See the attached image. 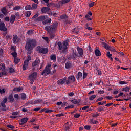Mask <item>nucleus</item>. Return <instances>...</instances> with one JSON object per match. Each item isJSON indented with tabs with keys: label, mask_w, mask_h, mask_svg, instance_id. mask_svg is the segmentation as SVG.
I'll return each mask as SVG.
<instances>
[{
	"label": "nucleus",
	"mask_w": 131,
	"mask_h": 131,
	"mask_svg": "<svg viewBox=\"0 0 131 131\" xmlns=\"http://www.w3.org/2000/svg\"><path fill=\"white\" fill-rule=\"evenodd\" d=\"M77 51L79 54L80 58H83V49L79 46L77 47Z\"/></svg>",
	"instance_id": "423d86ee"
},
{
	"label": "nucleus",
	"mask_w": 131,
	"mask_h": 131,
	"mask_svg": "<svg viewBox=\"0 0 131 131\" xmlns=\"http://www.w3.org/2000/svg\"><path fill=\"white\" fill-rule=\"evenodd\" d=\"M28 66V63H27V62L24 61L23 66V70L24 71H25V70H26Z\"/></svg>",
	"instance_id": "c756f323"
},
{
	"label": "nucleus",
	"mask_w": 131,
	"mask_h": 131,
	"mask_svg": "<svg viewBox=\"0 0 131 131\" xmlns=\"http://www.w3.org/2000/svg\"><path fill=\"white\" fill-rule=\"evenodd\" d=\"M28 120H29V119L28 118H23L20 120L21 123H20L19 124L20 125H23V124H24V123H26V122H27V121H28Z\"/></svg>",
	"instance_id": "2eb2a0df"
},
{
	"label": "nucleus",
	"mask_w": 131,
	"mask_h": 131,
	"mask_svg": "<svg viewBox=\"0 0 131 131\" xmlns=\"http://www.w3.org/2000/svg\"><path fill=\"white\" fill-rule=\"evenodd\" d=\"M95 99H96V95H92L89 97V101H93Z\"/></svg>",
	"instance_id": "de8ad7c7"
},
{
	"label": "nucleus",
	"mask_w": 131,
	"mask_h": 131,
	"mask_svg": "<svg viewBox=\"0 0 131 131\" xmlns=\"http://www.w3.org/2000/svg\"><path fill=\"white\" fill-rule=\"evenodd\" d=\"M39 63H40V59H39L38 57H37L36 60L32 63V66L33 67H35V66L39 65Z\"/></svg>",
	"instance_id": "6e6552de"
},
{
	"label": "nucleus",
	"mask_w": 131,
	"mask_h": 131,
	"mask_svg": "<svg viewBox=\"0 0 131 131\" xmlns=\"http://www.w3.org/2000/svg\"><path fill=\"white\" fill-rule=\"evenodd\" d=\"M30 60H31V57L29 55H28L27 56V58L26 59V60H25L24 62H26V63H27L28 64V63H29V61H30Z\"/></svg>",
	"instance_id": "a19ab883"
},
{
	"label": "nucleus",
	"mask_w": 131,
	"mask_h": 131,
	"mask_svg": "<svg viewBox=\"0 0 131 131\" xmlns=\"http://www.w3.org/2000/svg\"><path fill=\"white\" fill-rule=\"evenodd\" d=\"M50 10H51V8H50L49 7H43L41 9V12H42V14H46V13H47V12H49V11H50Z\"/></svg>",
	"instance_id": "dca6fc26"
},
{
	"label": "nucleus",
	"mask_w": 131,
	"mask_h": 131,
	"mask_svg": "<svg viewBox=\"0 0 131 131\" xmlns=\"http://www.w3.org/2000/svg\"><path fill=\"white\" fill-rule=\"evenodd\" d=\"M108 51H110L111 52H116V50L114 49V47H111L110 48V49H108Z\"/></svg>",
	"instance_id": "680f3d73"
},
{
	"label": "nucleus",
	"mask_w": 131,
	"mask_h": 131,
	"mask_svg": "<svg viewBox=\"0 0 131 131\" xmlns=\"http://www.w3.org/2000/svg\"><path fill=\"white\" fill-rule=\"evenodd\" d=\"M9 73H14V72H15V70H14L13 68H10L9 69Z\"/></svg>",
	"instance_id": "5fc2aeb1"
},
{
	"label": "nucleus",
	"mask_w": 131,
	"mask_h": 131,
	"mask_svg": "<svg viewBox=\"0 0 131 131\" xmlns=\"http://www.w3.org/2000/svg\"><path fill=\"white\" fill-rule=\"evenodd\" d=\"M10 49L12 52H16V48L13 46H11Z\"/></svg>",
	"instance_id": "774afa93"
},
{
	"label": "nucleus",
	"mask_w": 131,
	"mask_h": 131,
	"mask_svg": "<svg viewBox=\"0 0 131 131\" xmlns=\"http://www.w3.org/2000/svg\"><path fill=\"white\" fill-rule=\"evenodd\" d=\"M102 45L104 47V48L105 49V50H107V51H109V49L111 48V46H109V45L107 44L105 42H102Z\"/></svg>",
	"instance_id": "4be33fe9"
},
{
	"label": "nucleus",
	"mask_w": 131,
	"mask_h": 131,
	"mask_svg": "<svg viewBox=\"0 0 131 131\" xmlns=\"http://www.w3.org/2000/svg\"><path fill=\"white\" fill-rule=\"evenodd\" d=\"M38 16H39V14L37 12L32 17V19H36Z\"/></svg>",
	"instance_id": "052dcab7"
},
{
	"label": "nucleus",
	"mask_w": 131,
	"mask_h": 131,
	"mask_svg": "<svg viewBox=\"0 0 131 131\" xmlns=\"http://www.w3.org/2000/svg\"><path fill=\"white\" fill-rule=\"evenodd\" d=\"M37 46V41L35 39H29L26 41L25 49L27 51H31Z\"/></svg>",
	"instance_id": "f257e3e1"
},
{
	"label": "nucleus",
	"mask_w": 131,
	"mask_h": 131,
	"mask_svg": "<svg viewBox=\"0 0 131 131\" xmlns=\"http://www.w3.org/2000/svg\"><path fill=\"white\" fill-rule=\"evenodd\" d=\"M89 122L90 123H93V124H98V121L94 120V119H90Z\"/></svg>",
	"instance_id": "c85d7f7f"
},
{
	"label": "nucleus",
	"mask_w": 131,
	"mask_h": 131,
	"mask_svg": "<svg viewBox=\"0 0 131 131\" xmlns=\"http://www.w3.org/2000/svg\"><path fill=\"white\" fill-rule=\"evenodd\" d=\"M6 39L7 40H10V39H12V35H7L6 36Z\"/></svg>",
	"instance_id": "603ef678"
},
{
	"label": "nucleus",
	"mask_w": 131,
	"mask_h": 131,
	"mask_svg": "<svg viewBox=\"0 0 131 131\" xmlns=\"http://www.w3.org/2000/svg\"><path fill=\"white\" fill-rule=\"evenodd\" d=\"M95 53L97 57H100L101 56V51H100L98 49H96L95 50Z\"/></svg>",
	"instance_id": "a878e982"
},
{
	"label": "nucleus",
	"mask_w": 131,
	"mask_h": 131,
	"mask_svg": "<svg viewBox=\"0 0 131 131\" xmlns=\"http://www.w3.org/2000/svg\"><path fill=\"white\" fill-rule=\"evenodd\" d=\"M51 64H48L46 67L45 69L41 73V75H48L51 74V70L52 68L51 67Z\"/></svg>",
	"instance_id": "7ed1b4c3"
},
{
	"label": "nucleus",
	"mask_w": 131,
	"mask_h": 131,
	"mask_svg": "<svg viewBox=\"0 0 131 131\" xmlns=\"http://www.w3.org/2000/svg\"><path fill=\"white\" fill-rule=\"evenodd\" d=\"M45 30L48 32H55L57 29V25L56 24H53L52 25H49L45 27Z\"/></svg>",
	"instance_id": "f03ea898"
},
{
	"label": "nucleus",
	"mask_w": 131,
	"mask_h": 131,
	"mask_svg": "<svg viewBox=\"0 0 131 131\" xmlns=\"http://www.w3.org/2000/svg\"><path fill=\"white\" fill-rule=\"evenodd\" d=\"M130 90V88L129 87L124 88L122 90L123 92H126V93H127V92H129Z\"/></svg>",
	"instance_id": "4c0bfd02"
},
{
	"label": "nucleus",
	"mask_w": 131,
	"mask_h": 131,
	"mask_svg": "<svg viewBox=\"0 0 131 131\" xmlns=\"http://www.w3.org/2000/svg\"><path fill=\"white\" fill-rule=\"evenodd\" d=\"M20 61H21V59L15 57L14 58V63H15V64H19V62H20Z\"/></svg>",
	"instance_id": "79ce46f5"
},
{
	"label": "nucleus",
	"mask_w": 131,
	"mask_h": 131,
	"mask_svg": "<svg viewBox=\"0 0 131 131\" xmlns=\"http://www.w3.org/2000/svg\"><path fill=\"white\" fill-rule=\"evenodd\" d=\"M80 99H78L77 100H76V99H73L71 100V103H72L73 104H79L80 103Z\"/></svg>",
	"instance_id": "393cba45"
},
{
	"label": "nucleus",
	"mask_w": 131,
	"mask_h": 131,
	"mask_svg": "<svg viewBox=\"0 0 131 131\" xmlns=\"http://www.w3.org/2000/svg\"><path fill=\"white\" fill-rule=\"evenodd\" d=\"M23 89L21 87H16L13 89V92H16V93H19V92H21Z\"/></svg>",
	"instance_id": "6ab92c4d"
},
{
	"label": "nucleus",
	"mask_w": 131,
	"mask_h": 131,
	"mask_svg": "<svg viewBox=\"0 0 131 131\" xmlns=\"http://www.w3.org/2000/svg\"><path fill=\"white\" fill-rule=\"evenodd\" d=\"M60 18L61 20H66V19L68 18V16H67L66 14H63L60 16Z\"/></svg>",
	"instance_id": "bb28decb"
},
{
	"label": "nucleus",
	"mask_w": 131,
	"mask_h": 131,
	"mask_svg": "<svg viewBox=\"0 0 131 131\" xmlns=\"http://www.w3.org/2000/svg\"><path fill=\"white\" fill-rule=\"evenodd\" d=\"M32 9L34 10H36L37 9V4L35 3H33L32 5Z\"/></svg>",
	"instance_id": "a18cd8bd"
},
{
	"label": "nucleus",
	"mask_w": 131,
	"mask_h": 131,
	"mask_svg": "<svg viewBox=\"0 0 131 131\" xmlns=\"http://www.w3.org/2000/svg\"><path fill=\"white\" fill-rule=\"evenodd\" d=\"M67 105H68V103L67 102H62V104H61V107H62L63 108H64L66 106H67Z\"/></svg>",
	"instance_id": "338daca9"
},
{
	"label": "nucleus",
	"mask_w": 131,
	"mask_h": 131,
	"mask_svg": "<svg viewBox=\"0 0 131 131\" xmlns=\"http://www.w3.org/2000/svg\"><path fill=\"white\" fill-rule=\"evenodd\" d=\"M14 98L15 99L16 101L19 100V95L18 94H14Z\"/></svg>",
	"instance_id": "4d7b16f0"
},
{
	"label": "nucleus",
	"mask_w": 131,
	"mask_h": 131,
	"mask_svg": "<svg viewBox=\"0 0 131 131\" xmlns=\"http://www.w3.org/2000/svg\"><path fill=\"white\" fill-rule=\"evenodd\" d=\"M0 69L2 71H5V70H6V66H5V64L3 63L0 64Z\"/></svg>",
	"instance_id": "473e14b6"
},
{
	"label": "nucleus",
	"mask_w": 131,
	"mask_h": 131,
	"mask_svg": "<svg viewBox=\"0 0 131 131\" xmlns=\"http://www.w3.org/2000/svg\"><path fill=\"white\" fill-rule=\"evenodd\" d=\"M25 10H26V11L28 10H32V7L30 5H27L25 7Z\"/></svg>",
	"instance_id": "58836bf2"
},
{
	"label": "nucleus",
	"mask_w": 131,
	"mask_h": 131,
	"mask_svg": "<svg viewBox=\"0 0 131 131\" xmlns=\"http://www.w3.org/2000/svg\"><path fill=\"white\" fill-rule=\"evenodd\" d=\"M71 0H62L60 1L61 4L63 5L64 4H67L70 2Z\"/></svg>",
	"instance_id": "09e8293b"
},
{
	"label": "nucleus",
	"mask_w": 131,
	"mask_h": 131,
	"mask_svg": "<svg viewBox=\"0 0 131 131\" xmlns=\"http://www.w3.org/2000/svg\"><path fill=\"white\" fill-rule=\"evenodd\" d=\"M72 32H74L76 34L79 33V28L76 27L72 30Z\"/></svg>",
	"instance_id": "b1692460"
},
{
	"label": "nucleus",
	"mask_w": 131,
	"mask_h": 131,
	"mask_svg": "<svg viewBox=\"0 0 131 131\" xmlns=\"http://www.w3.org/2000/svg\"><path fill=\"white\" fill-rule=\"evenodd\" d=\"M1 12L3 13V14H4V15H5V16H6V15H7V9H6L5 7L3 8L1 10Z\"/></svg>",
	"instance_id": "c9c22d12"
},
{
	"label": "nucleus",
	"mask_w": 131,
	"mask_h": 131,
	"mask_svg": "<svg viewBox=\"0 0 131 131\" xmlns=\"http://www.w3.org/2000/svg\"><path fill=\"white\" fill-rule=\"evenodd\" d=\"M11 55L14 58H17V56H18V54H17V52L16 51L12 52L11 53Z\"/></svg>",
	"instance_id": "ea45409f"
},
{
	"label": "nucleus",
	"mask_w": 131,
	"mask_h": 131,
	"mask_svg": "<svg viewBox=\"0 0 131 131\" xmlns=\"http://www.w3.org/2000/svg\"><path fill=\"white\" fill-rule=\"evenodd\" d=\"M72 53L70 55V60H76L77 59V57H78V53L74 51V50L72 51Z\"/></svg>",
	"instance_id": "39448f33"
},
{
	"label": "nucleus",
	"mask_w": 131,
	"mask_h": 131,
	"mask_svg": "<svg viewBox=\"0 0 131 131\" xmlns=\"http://www.w3.org/2000/svg\"><path fill=\"white\" fill-rule=\"evenodd\" d=\"M57 45L58 50H62L63 51V44L62 43V42H58Z\"/></svg>",
	"instance_id": "cd10ccee"
},
{
	"label": "nucleus",
	"mask_w": 131,
	"mask_h": 131,
	"mask_svg": "<svg viewBox=\"0 0 131 131\" xmlns=\"http://www.w3.org/2000/svg\"><path fill=\"white\" fill-rule=\"evenodd\" d=\"M8 100H9L10 103H14V102H15V99H14L13 94L9 95L8 97Z\"/></svg>",
	"instance_id": "f3484780"
},
{
	"label": "nucleus",
	"mask_w": 131,
	"mask_h": 131,
	"mask_svg": "<svg viewBox=\"0 0 131 131\" xmlns=\"http://www.w3.org/2000/svg\"><path fill=\"white\" fill-rule=\"evenodd\" d=\"M66 81V78L64 77L63 79H60L59 80H58L57 82V83L59 85H62L64 84V83H65Z\"/></svg>",
	"instance_id": "ddd939ff"
},
{
	"label": "nucleus",
	"mask_w": 131,
	"mask_h": 131,
	"mask_svg": "<svg viewBox=\"0 0 131 131\" xmlns=\"http://www.w3.org/2000/svg\"><path fill=\"white\" fill-rule=\"evenodd\" d=\"M21 99L24 101L26 99V94L25 93H21Z\"/></svg>",
	"instance_id": "72a5a7b5"
},
{
	"label": "nucleus",
	"mask_w": 131,
	"mask_h": 131,
	"mask_svg": "<svg viewBox=\"0 0 131 131\" xmlns=\"http://www.w3.org/2000/svg\"><path fill=\"white\" fill-rule=\"evenodd\" d=\"M42 102V99H37L34 101V104H41Z\"/></svg>",
	"instance_id": "f704fd0d"
},
{
	"label": "nucleus",
	"mask_w": 131,
	"mask_h": 131,
	"mask_svg": "<svg viewBox=\"0 0 131 131\" xmlns=\"http://www.w3.org/2000/svg\"><path fill=\"white\" fill-rule=\"evenodd\" d=\"M37 77V73L35 72L30 74L29 76V79H36Z\"/></svg>",
	"instance_id": "9b49d317"
},
{
	"label": "nucleus",
	"mask_w": 131,
	"mask_h": 131,
	"mask_svg": "<svg viewBox=\"0 0 131 131\" xmlns=\"http://www.w3.org/2000/svg\"><path fill=\"white\" fill-rule=\"evenodd\" d=\"M18 35H13L12 36V41L14 45H16V43H18L19 42V40L18 39Z\"/></svg>",
	"instance_id": "1a4fd4ad"
},
{
	"label": "nucleus",
	"mask_w": 131,
	"mask_h": 131,
	"mask_svg": "<svg viewBox=\"0 0 131 131\" xmlns=\"http://www.w3.org/2000/svg\"><path fill=\"white\" fill-rule=\"evenodd\" d=\"M16 20V16L15 15H12L10 17V23L13 24Z\"/></svg>",
	"instance_id": "412c9836"
},
{
	"label": "nucleus",
	"mask_w": 131,
	"mask_h": 131,
	"mask_svg": "<svg viewBox=\"0 0 131 131\" xmlns=\"http://www.w3.org/2000/svg\"><path fill=\"white\" fill-rule=\"evenodd\" d=\"M49 33L51 39H54V38L56 37V34H55V32H51Z\"/></svg>",
	"instance_id": "aec40b11"
},
{
	"label": "nucleus",
	"mask_w": 131,
	"mask_h": 131,
	"mask_svg": "<svg viewBox=\"0 0 131 131\" xmlns=\"http://www.w3.org/2000/svg\"><path fill=\"white\" fill-rule=\"evenodd\" d=\"M73 66L72 61H68L65 64V68L66 69H70Z\"/></svg>",
	"instance_id": "f8f14e48"
},
{
	"label": "nucleus",
	"mask_w": 131,
	"mask_h": 131,
	"mask_svg": "<svg viewBox=\"0 0 131 131\" xmlns=\"http://www.w3.org/2000/svg\"><path fill=\"white\" fill-rule=\"evenodd\" d=\"M50 59L52 60V61H56L57 57L55 55H51L50 56Z\"/></svg>",
	"instance_id": "e433bc0d"
},
{
	"label": "nucleus",
	"mask_w": 131,
	"mask_h": 131,
	"mask_svg": "<svg viewBox=\"0 0 131 131\" xmlns=\"http://www.w3.org/2000/svg\"><path fill=\"white\" fill-rule=\"evenodd\" d=\"M7 126L8 128H11V129H14V128H15V127L12 125H7Z\"/></svg>",
	"instance_id": "69168bd1"
},
{
	"label": "nucleus",
	"mask_w": 131,
	"mask_h": 131,
	"mask_svg": "<svg viewBox=\"0 0 131 131\" xmlns=\"http://www.w3.org/2000/svg\"><path fill=\"white\" fill-rule=\"evenodd\" d=\"M85 19H86V20L88 21H91L92 20L93 18H91V16H90V15L89 14H86L85 16Z\"/></svg>",
	"instance_id": "37998d69"
},
{
	"label": "nucleus",
	"mask_w": 131,
	"mask_h": 131,
	"mask_svg": "<svg viewBox=\"0 0 131 131\" xmlns=\"http://www.w3.org/2000/svg\"><path fill=\"white\" fill-rule=\"evenodd\" d=\"M88 77V73L85 72H83V79H85V78Z\"/></svg>",
	"instance_id": "13d9d810"
},
{
	"label": "nucleus",
	"mask_w": 131,
	"mask_h": 131,
	"mask_svg": "<svg viewBox=\"0 0 131 131\" xmlns=\"http://www.w3.org/2000/svg\"><path fill=\"white\" fill-rule=\"evenodd\" d=\"M0 30L1 31L3 32L7 31V30H8V29L6 28V25L4 21H1V23H0Z\"/></svg>",
	"instance_id": "0eeeda50"
},
{
	"label": "nucleus",
	"mask_w": 131,
	"mask_h": 131,
	"mask_svg": "<svg viewBox=\"0 0 131 131\" xmlns=\"http://www.w3.org/2000/svg\"><path fill=\"white\" fill-rule=\"evenodd\" d=\"M52 112H54V110H50L46 108L45 113H52Z\"/></svg>",
	"instance_id": "49530a36"
},
{
	"label": "nucleus",
	"mask_w": 131,
	"mask_h": 131,
	"mask_svg": "<svg viewBox=\"0 0 131 131\" xmlns=\"http://www.w3.org/2000/svg\"><path fill=\"white\" fill-rule=\"evenodd\" d=\"M74 108V105H69L66 106L64 109L65 110H67V109H73Z\"/></svg>",
	"instance_id": "3c124183"
},
{
	"label": "nucleus",
	"mask_w": 131,
	"mask_h": 131,
	"mask_svg": "<svg viewBox=\"0 0 131 131\" xmlns=\"http://www.w3.org/2000/svg\"><path fill=\"white\" fill-rule=\"evenodd\" d=\"M45 20H46V16L41 15L37 18L35 21V22H42V21H45Z\"/></svg>",
	"instance_id": "9d476101"
},
{
	"label": "nucleus",
	"mask_w": 131,
	"mask_h": 131,
	"mask_svg": "<svg viewBox=\"0 0 131 131\" xmlns=\"http://www.w3.org/2000/svg\"><path fill=\"white\" fill-rule=\"evenodd\" d=\"M31 15V12L27 11L26 12V14H25L26 17H29V16H30Z\"/></svg>",
	"instance_id": "864d4df0"
},
{
	"label": "nucleus",
	"mask_w": 131,
	"mask_h": 131,
	"mask_svg": "<svg viewBox=\"0 0 131 131\" xmlns=\"http://www.w3.org/2000/svg\"><path fill=\"white\" fill-rule=\"evenodd\" d=\"M36 50L39 54H43V55H46V54H48L49 52L48 48H41L40 46H38Z\"/></svg>",
	"instance_id": "20e7f679"
},
{
	"label": "nucleus",
	"mask_w": 131,
	"mask_h": 131,
	"mask_svg": "<svg viewBox=\"0 0 131 131\" xmlns=\"http://www.w3.org/2000/svg\"><path fill=\"white\" fill-rule=\"evenodd\" d=\"M63 50L62 52L64 53V52H66V50H67V46H68V42L67 40H66L63 42Z\"/></svg>",
	"instance_id": "4468645a"
},
{
	"label": "nucleus",
	"mask_w": 131,
	"mask_h": 131,
	"mask_svg": "<svg viewBox=\"0 0 131 131\" xmlns=\"http://www.w3.org/2000/svg\"><path fill=\"white\" fill-rule=\"evenodd\" d=\"M64 23H66V24H70V23H71V21H70V20H68L66 19L64 20Z\"/></svg>",
	"instance_id": "0e129e2a"
},
{
	"label": "nucleus",
	"mask_w": 131,
	"mask_h": 131,
	"mask_svg": "<svg viewBox=\"0 0 131 131\" xmlns=\"http://www.w3.org/2000/svg\"><path fill=\"white\" fill-rule=\"evenodd\" d=\"M80 114H78V113H76L74 114V117H75V118H79V117H80Z\"/></svg>",
	"instance_id": "bf43d9fd"
},
{
	"label": "nucleus",
	"mask_w": 131,
	"mask_h": 131,
	"mask_svg": "<svg viewBox=\"0 0 131 131\" xmlns=\"http://www.w3.org/2000/svg\"><path fill=\"white\" fill-rule=\"evenodd\" d=\"M20 9H21V7L20 6H17L14 7L13 10L18 11V10H20Z\"/></svg>",
	"instance_id": "e2e57ef3"
},
{
	"label": "nucleus",
	"mask_w": 131,
	"mask_h": 131,
	"mask_svg": "<svg viewBox=\"0 0 131 131\" xmlns=\"http://www.w3.org/2000/svg\"><path fill=\"white\" fill-rule=\"evenodd\" d=\"M68 79L72 81H75V78L74 76H70L68 78Z\"/></svg>",
	"instance_id": "8fccbe9b"
},
{
	"label": "nucleus",
	"mask_w": 131,
	"mask_h": 131,
	"mask_svg": "<svg viewBox=\"0 0 131 131\" xmlns=\"http://www.w3.org/2000/svg\"><path fill=\"white\" fill-rule=\"evenodd\" d=\"M82 110H86L85 112H89L91 111V108L89 107V106H85L82 108Z\"/></svg>",
	"instance_id": "2f4dec72"
},
{
	"label": "nucleus",
	"mask_w": 131,
	"mask_h": 131,
	"mask_svg": "<svg viewBox=\"0 0 131 131\" xmlns=\"http://www.w3.org/2000/svg\"><path fill=\"white\" fill-rule=\"evenodd\" d=\"M97 111L98 112H101V111H104V106H100L97 108Z\"/></svg>",
	"instance_id": "c03bdc74"
},
{
	"label": "nucleus",
	"mask_w": 131,
	"mask_h": 131,
	"mask_svg": "<svg viewBox=\"0 0 131 131\" xmlns=\"http://www.w3.org/2000/svg\"><path fill=\"white\" fill-rule=\"evenodd\" d=\"M82 77V73L79 72L78 73L77 76H76V79L77 80H79L80 78H81Z\"/></svg>",
	"instance_id": "7c9ffc66"
},
{
	"label": "nucleus",
	"mask_w": 131,
	"mask_h": 131,
	"mask_svg": "<svg viewBox=\"0 0 131 131\" xmlns=\"http://www.w3.org/2000/svg\"><path fill=\"white\" fill-rule=\"evenodd\" d=\"M84 129H86V130H90L91 129V126L90 125H85L84 127Z\"/></svg>",
	"instance_id": "6e6d98bb"
},
{
	"label": "nucleus",
	"mask_w": 131,
	"mask_h": 131,
	"mask_svg": "<svg viewBox=\"0 0 131 131\" xmlns=\"http://www.w3.org/2000/svg\"><path fill=\"white\" fill-rule=\"evenodd\" d=\"M69 123L67 122L64 124V131H70V125H69Z\"/></svg>",
	"instance_id": "a211bd4d"
},
{
	"label": "nucleus",
	"mask_w": 131,
	"mask_h": 131,
	"mask_svg": "<svg viewBox=\"0 0 131 131\" xmlns=\"http://www.w3.org/2000/svg\"><path fill=\"white\" fill-rule=\"evenodd\" d=\"M52 22V19L51 18H48L45 19L44 21H42L43 25H46V24H48V23H51Z\"/></svg>",
	"instance_id": "5701e85b"
}]
</instances>
